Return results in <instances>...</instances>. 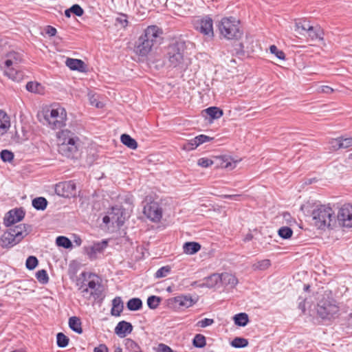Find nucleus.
<instances>
[{"label": "nucleus", "instance_id": "1", "mask_svg": "<svg viewBox=\"0 0 352 352\" xmlns=\"http://www.w3.org/2000/svg\"><path fill=\"white\" fill-rule=\"evenodd\" d=\"M43 124L48 128L56 130L66 125L67 113L65 109L59 104H53L42 110Z\"/></svg>", "mask_w": 352, "mask_h": 352}, {"label": "nucleus", "instance_id": "26", "mask_svg": "<svg viewBox=\"0 0 352 352\" xmlns=\"http://www.w3.org/2000/svg\"><path fill=\"white\" fill-rule=\"evenodd\" d=\"M107 246V242L106 241L96 243L92 246L87 248V253L90 258H93L97 253L102 252Z\"/></svg>", "mask_w": 352, "mask_h": 352}, {"label": "nucleus", "instance_id": "24", "mask_svg": "<svg viewBox=\"0 0 352 352\" xmlns=\"http://www.w3.org/2000/svg\"><path fill=\"white\" fill-rule=\"evenodd\" d=\"M65 65L71 70H77L78 72H84L85 70V63L80 59L67 58Z\"/></svg>", "mask_w": 352, "mask_h": 352}, {"label": "nucleus", "instance_id": "59", "mask_svg": "<svg viewBox=\"0 0 352 352\" xmlns=\"http://www.w3.org/2000/svg\"><path fill=\"white\" fill-rule=\"evenodd\" d=\"M45 33L50 36H54L56 34L57 30L55 28L48 25L45 28Z\"/></svg>", "mask_w": 352, "mask_h": 352}, {"label": "nucleus", "instance_id": "53", "mask_svg": "<svg viewBox=\"0 0 352 352\" xmlns=\"http://www.w3.org/2000/svg\"><path fill=\"white\" fill-rule=\"evenodd\" d=\"M214 322L213 319L204 318L201 320L198 321L196 323V326L201 328H205L206 327L212 325Z\"/></svg>", "mask_w": 352, "mask_h": 352}, {"label": "nucleus", "instance_id": "9", "mask_svg": "<svg viewBox=\"0 0 352 352\" xmlns=\"http://www.w3.org/2000/svg\"><path fill=\"white\" fill-rule=\"evenodd\" d=\"M20 61L21 58L18 53L10 52L7 56L4 63V74L12 80L19 81L22 78L21 74L14 67Z\"/></svg>", "mask_w": 352, "mask_h": 352}, {"label": "nucleus", "instance_id": "62", "mask_svg": "<svg viewBox=\"0 0 352 352\" xmlns=\"http://www.w3.org/2000/svg\"><path fill=\"white\" fill-rule=\"evenodd\" d=\"M89 100L92 105H94L98 108L102 107V105L100 102H96V100L95 99H94V96L90 97Z\"/></svg>", "mask_w": 352, "mask_h": 352}, {"label": "nucleus", "instance_id": "6", "mask_svg": "<svg viewBox=\"0 0 352 352\" xmlns=\"http://www.w3.org/2000/svg\"><path fill=\"white\" fill-rule=\"evenodd\" d=\"M143 207V213L146 217L153 223H160L162 219L164 210L160 204L151 197H146Z\"/></svg>", "mask_w": 352, "mask_h": 352}, {"label": "nucleus", "instance_id": "30", "mask_svg": "<svg viewBox=\"0 0 352 352\" xmlns=\"http://www.w3.org/2000/svg\"><path fill=\"white\" fill-rule=\"evenodd\" d=\"M111 314L115 316H119L123 310V302L120 297H116L112 302Z\"/></svg>", "mask_w": 352, "mask_h": 352}, {"label": "nucleus", "instance_id": "20", "mask_svg": "<svg viewBox=\"0 0 352 352\" xmlns=\"http://www.w3.org/2000/svg\"><path fill=\"white\" fill-rule=\"evenodd\" d=\"M133 326L130 322L121 321L118 323L115 328V333L120 338H124L126 335L131 333Z\"/></svg>", "mask_w": 352, "mask_h": 352}, {"label": "nucleus", "instance_id": "40", "mask_svg": "<svg viewBox=\"0 0 352 352\" xmlns=\"http://www.w3.org/2000/svg\"><path fill=\"white\" fill-rule=\"evenodd\" d=\"M56 245L65 248H70L72 246L71 241L66 236H60L56 238Z\"/></svg>", "mask_w": 352, "mask_h": 352}, {"label": "nucleus", "instance_id": "47", "mask_svg": "<svg viewBox=\"0 0 352 352\" xmlns=\"http://www.w3.org/2000/svg\"><path fill=\"white\" fill-rule=\"evenodd\" d=\"M38 263V261L36 257L34 256H30L26 260L25 265L28 270H32L37 266Z\"/></svg>", "mask_w": 352, "mask_h": 352}, {"label": "nucleus", "instance_id": "18", "mask_svg": "<svg viewBox=\"0 0 352 352\" xmlns=\"http://www.w3.org/2000/svg\"><path fill=\"white\" fill-rule=\"evenodd\" d=\"M210 280L214 281L216 283L221 280L223 283L236 285L238 283V280L236 276L232 274L223 273L221 274H212L209 278Z\"/></svg>", "mask_w": 352, "mask_h": 352}, {"label": "nucleus", "instance_id": "44", "mask_svg": "<svg viewBox=\"0 0 352 352\" xmlns=\"http://www.w3.org/2000/svg\"><path fill=\"white\" fill-rule=\"evenodd\" d=\"M36 278L38 281L42 284H45L49 280V277L46 270H41L36 273Z\"/></svg>", "mask_w": 352, "mask_h": 352}, {"label": "nucleus", "instance_id": "52", "mask_svg": "<svg viewBox=\"0 0 352 352\" xmlns=\"http://www.w3.org/2000/svg\"><path fill=\"white\" fill-rule=\"evenodd\" d=\"M1 158L3 162H11L14 158V155L11 151L3 150L1 152Z\"/></svg>", "mask_w": 352, "mask_h": 352}, {"label": "nucleus", "instance_id": "46", "mask_svg": "<svg viewBox=\"0 0 352 352\" xmlns=\"http://www.w3.org/2000/svg\"><path fill=\"white\" fill-rule=\"evenodd\" d=\"M214 164V160L208 157H201L197 160V165L202 168H208Z\"/></svg>", "mask_w": 352, "mask_h": 352}, {"label": "nucleus", "instance_id": "57", "mask_svg": "<svg viewBox=\"0 0 352 352\" xmlns=\"http://www.w3.org/2000/svg\"><path fill=\"white\" fill-rule=\"evenodd\" d=\"M196 138L198 140V144H199V145L203 143L210 142L213 139L212 138H210L206 135H199L196 136Z\"/></svg>", "mask_w": 352, "mask_h": 352}, {"label": "nucleus", "instance_id": "13", "mask_svg": "<svg viewBox=\"0 0 352 352\" xmlns=\"http://www.w3.org/2000/svg\"><path fill=\"white\" fill-rule=\"evenodd\" d=\"M198 297L192 298L190 295H180L169 300L170 304L175 309L189 308L196 304Z\"/></svg>", "mask_w": 352, "mask_h": 352}, {"label": "nucleus", "instance_id": "21", "mask_svg": "<svg viewBox=\"0 0 352 352\" xmlns=\"http://www.w3.org/2000/svg\"><path fill=\"white\" fill-rule=\"evenodd\" d=\"M17 243H19L18 241L14 237L10 230L5 232L0 238V244L3 248L12 247Z\"/></svg>", "mask_w": 352, "mask_h": 352}, {"label": "nucleus", "instance_id": "11", "mask_svg": "<svg viewBox=\"0 0 352 352\" xmlns=\"http://www.w3.org/2000/svg\"><path fill=\"white\" fill-rule=\"evenodd\" d=\"M337 219L341 227L352 228V205L346 204L342 206L338 212Z\"/></svg>", "mask_w": 352, "mask_h": 352}, {"label": "nucleus", "instance_id": "33", "mask_svg": "<svg viewBox=\"0 0 352 352\" xmlns=\"http://www.w3.org/2000/svg\"><path fill=\"white\" fill-rule=\"evenodd\" d=\"M212 119H219L223 115V111L217 107H210L204 110Z\"/></svg>", "mask_w": 352, "mask_h": 352}, {"label": "nucleus", "instance_id": "45", "mask_svg": "<svg viewBox=\"0 0 352 352\" xmlns=\"http://www.w3.org/2000/svg\"><path fill=\"white\" fill-rule=\"evenodd\" d=\"M160 302V298L155 296H149L147 299V305L151 309H156Z\"/></svg>", "mask_w": 352, "mask_h": 352}, {"label": "nucleus", "instance_id": "38", "mask_svg": "<svg viewBox=\"0 0 352 352\" xmlns=\"http://www.w3.org/2000/svg\"><path fill=\"white\" fill-rule=\"evenodd\" d=\"M47 205V201L44 197H37L32 200V206L36 210H43L46 208Z\"/></svg>", "mask_w": 352, "mask_h": 352}, {"label": "nucleus", "instance_id": "28", "mask_svg": "<svg viewBox=\"0 0 352 352\" xmlns=\"http://www.w3.org/2000/svg\"><path fill=\"white\" fill-rule=\"evenodd\" d=\"M26 89L32 93L43 95L45 94V87L41 83L35 81L28 82L26 85Z\"/></svg>", "mask_w": 352, "mask_h": 352}, {"label": "nucleus", "instance_id": "63", "mask_svg": "<svg viewBox=\"0 0 352 352\" xmlns=\"http://www.w3.org/2000/svg\"><path fill=\"white\" fill-rule=\"evenodd\" d=\"M335 140V138L334 139H331V141L329 142L331 147L334 149V150H338V149H340L341 148H338L337 147L338 145V143H333V142Z\"/></svg>", "mask_w": 352, "mask_h": 352}, {"label": "nucleus", "instance_id": "12", "mask_svg": "<svg viewBox=\"0 0 352 352\" xmlns=\"http://www.w3.org/2000/svg\"><path fill=\"white\" fill-rule=\"evenodd\" d=\"M162 34L163 30L161 28L156 25H151L147 26L143 30L140 36L155 46L157 43L158 40L162 37Z\"/></svg>", "mask_w": 352, "mask_h": 352}, {"label": "nucleus", "instance_id": "31", "mask_svg": "<svg viewBox=\"0 0 352 352\" xmlns=\"http://www.w3.org/2000/svg\"><path fill=\"white\" fill-rule=\"evenodd\" d=\"M121 142L131 149H136L138 143L136 140L132 138L129 135L122 134L120 137Z\"/></svg>", "mask_w": 352, "mask_h": 352}, {"label": "nucleus", "instance_id": "35", "mask_svg": "<svg viewBox=\"0 0 352 352\" xmlns=\"http://www.w3.org/2000/svg\"><path fill=\"white\" fill-rule=\"evenodd\" d=\"M271 265V261L269 259H263L254 263L252 268L254 270L264 271L267 270Z\"/></svg>", "mask_w": 352, "mask_h": 352}, {"label": "nucleus", "instance_id": "5", "mask_svg": "<svg viewBox=\"0 0 352 352\" xmlns=\"http://www.w3.org/2000/svg\"><path fill=\"white\" fill-rule=\"evenodd\" d=\"M340 308L335 300L329 296L323 297L318 304L317 313L322 319L331 320L338 317Z\"/></svg>", "mask_w": 352, "mask_h": 352}, {"label": "nucleus", "instance_id": "56", "mask_svg": "<svg viewBox=\"0 0 352 352\" xmlns=\"http://www.w3.org/2000/svg\"><path fill=\"white\" fill-rule=\"evenodd\" d=\"M157 351V352H173L170 346L163 343L158 344Z\"/></svg>", "mask_w": 352, "mask_h": 352}, {"label": "nucleus", "instance_id": "16", "mask_svg": "<svg viewBox=\"0 0 352 352\" xmlns=\"http://www.w3.org/2000/svg\"><path fill=\"white\" fill-rule=\"evenodd\" d=\"M214 164L217 168L233 170L239 162L241 160H234L232 156L228 155H221L213 157Z\"/></svg>", "mask_w": 352, "mask_h": 352}, {"label": "nucleus", "instance_id": "37", "mask_svg": "<svg viewBox=\"0 0 352 352\" xmlns=\"http://www.w3.org/2000/svg\"><path fill=\"white\" fill-rule=\"evenodd\" d=\"M142 302L138 298L130 299L127 302V308L131 311H137L142 308Z\"/></svg>", "mask_w": 352, "mask_h": 352}, {"label": "nucleus", "instance_id": "7", "mask_svg": "<svg viewBox=\"0 0 352 352\" xmlns=\"http://www.w3.org/2000/svg\"><path fill=\"white\" fill-rule=\"evenodd\" d=\"M87 281V284L79 287V291L82 296L87 299H91V298L96 299L99 297L100 292L99 290L100 287V278L96 274H89Z\"/></svg>", "mask_w": 352, "mask_h": 352}, {"label": "nucleus", "instance_id": "34", "mask_svg": "<svg viewBox=\"0 0 352 352\" xmlns=\"http://www.w3.org/2000/svg\"><path fill=\"white\" fill-rule=\"evenodd\" d=\"M333 142L338 143V146L337 147L338 148H348L352 146V138H344L342 137H339L338 138H335V140Z\"/></svg>", "mask_w": 352, "mask_h": 352}, {"label": "nucleus", "instance_id": "39", "mask_svg": "<svg viewBox=\"0 0 352 352\" xmlns=\"http://www.w3.org/2000/svg\"><path fill=\"white\" fill-rule=\"evenodd\" d=\"M279 236L284 239H290L293 234V230L287 226H283L278 230Z\"/></svg>", "mask_w": 352, "mask_h": 352}, {"label": "nucleus", "instance_id": "15", "mask_svg": "<svg viewBox=\"0 0 352 352\" xmlns=\"http://www.w3.org/2000/svg\"><path fill=\"white\" fill-rule=\"evenodd\" d=\"M55 190L58 195L64 197L75 196L76 184L73 181L60 182L56 185Z\"/></svg>", "mask_w": 352, "mask_h": 352}, {"label": "nucleus", "instance_id": "55", "mask_svg": "<svg viewBox=\"0 0 352 352\" xmlns=\"http://www.w3.org/2000/svg\"><path fill=\"white\" fill-rule=\"evenodd\" d=\"M70 10H71V12L74 13L75 15H76L78 16H82L84 13L82 8L77 4L72 6L70 8Z\"/></svg>", "mask_w": 352, "mask_h": 352}, {"label": "nucleus", "instance_id": "19", "mask_svg": "<svg viewBox=\"0 0 352 352\" xmlns=\"http://www.w3.org/2000/svg\"><path fill=\"white\" fill-rule=\"evenodd\" d=\"M112 223L118 227L123 225L124 218L123 217L124 210L121 207H112L111 211L109 212Z\"/></svg>", "mask_w": 352, "mask_h": 352}, {"label": "nucleus", "instance_id": "50", "mask_svg": "<svg viewBox=\"0 0 352 352\" xmlns=\"http://www.w3.org/2000/svg\"><path fill=\"white\" fill-rule=\"evenodd\" d=\"M116 22L124 29H125L129 25L127 16L124 14H120V16L116 18Z\"/></svg>", "mask_w": 352, "mask_h": 352}, {"label": "nucleus", "instance_id": "60", "mask_svg": "<svg viewBox=\"0 0 352 352\" xmlns=\"http://www.w3.org/2000/svg\"><path fill=\"white\" fill-rule=\"evenodd\" d=\"M94 352H109V349L104 344H100L94 349Z\"/></svg>", "mask_w": 352, "mask_h": 352}, {"label": "nucleus", "instance_id": "23", "mask_svg": "<svg viewBox=\"0 0 352 352\" xmlns=\"http://www.w3.org/2000/svg\"><path fill=\"white\" fill-rule=\"evenodd\" d=\"M9 230L19 243L28 234V231L25 224H20Z\"/></svg>", "mask_w": 352, "mask_h": 352}, {"label": "nucleus", "instance_id": "48", "mask_svg": "<svg viewBox=\"0 0 352 352\" xmlns=\"http://www.w3.org/2000/svg\"><path fill=\"white\" fill-rule=\"evenodd\" d=\"M171 268L170 266L166 265L160 268L155 273V277L157 278L166 276L170 272Z\"/></svg>", "mask_w": 352, "mask_h": 352}, {"label": "nucleus", "instance_id": "8", "mask_svg": "<svg viewBox=\"0 0 352 352\" xmlns=\"http://www.w3.org/2000/svg\"><path fill=\"white\" fill-rule=\"evenodd\" d=\"M193 28L208 38L214 37L213 21L209 16H195L192 19Z\"/></svg>", "mask_w": 352, "mask_h": 352}, {"label": "nucleus", "instance_id": "42", "mask_svg": "<svg viewBox=\"0 0 352 352\" xmlns=\"http://www.w3.org/2000/svg\"><path fill=\"white\" fill-rule=\"evenodd\" d=\"M69 338L63 333H58L56 336V342L59 347L64 348L68 345Z\"/></svg>", "mask_w": 352, "mask_h": 352}, {"label": "nucleus", "instance_id": "29", "mask_svg": "<svg viewBox=\"0 0 352 352\" xmlns=\"http://www.w3.org/2000/svg\"><path fill=\"white\" fill-rule=\"evenodd\" d=\"M69 327L78 334H81L82 333V322L78 317L72 316L69 318Z\"/></svg>", "mask_w": 352, "mask_h": 352}, {"label": "nucleus", "instance_id": "36", "mask_svg": "<svg viewBox=\"0 0 352 352\" xmlns=\"http://www.w3.org/2000/svg\"><path fill=\"white\" fill-rule=\"evenodd\" d=\"M124 346L126 349L129 352H141V348L134 340L127 338L124 340Z\"/></svg>", "mask_w": 352, "mask_h": 352}, {"label": "nucleus", "instance_id": "4", "mask_svg": "<svg viewBox=\"0 0 352 352\" xmlns=\"http://www.w3.org/2000/svg\"><path fill=\"white\" fill-rule=\"evenodd\" d=\"M311 217L313 224L318 229L330 228L335 223V212L328 205L316 206L311 212Z\"/></svg>", "mask_w": 352, "mask_h": 352}, {"label": "nucleus", "instance_id": "49", "mask_svg": "<svg viewBox=\"0 0 352 352\" xmlns=\"http://www.w3.org/2000/svg\"><path fill=\"white\" fill-rule=\"evenodd\" d=\"M270 51L272 54H274L278 59L280 60H285V53L278 49V47L274 45H272L270 47Z\"/></svg>", "mask_w": 352, "mask_h": 352}, {"label": "nucleus", "instance_id": "43", "mask_svg": "<svg viewBox=\"0 0 352 352\" xmlns=\"http://www.w3.org/2000/svg\"><path fill=\"white\" fill-rule=\"evenodd\" d=\"M193 345L198 348H203L206 344V338L201 334H197L193 339Z\"/></svg>", "mask_w": 352, "mask_h": 352}, {"label": "nucleus", "instance_id": "2", "mask_svg": "<svg viewBox=\"0 0 352 352\" xmlns=\"http://www.w3.org/2000/svg\"><path fill=\"white\" fill-rule=\"evenodd\" d=\"M58 151L67 157H74L80 146V140L71 131L64 129L56 134Z\"/></svg>", "mask_w": 352, "mask_h": 352}, {"label": "nucleus", "instance_id": "54", "mask_svg": "<svg viewBox=\"0 0 352 352\" xmlns=\"http://www.w3.org/2000/svg\"><path fill=\"white\" fill-rule=\"evenodd\" d=\"M199 146V144H198V140L197 138H194L193 139H191L184 146V149L187 150H193L196 148L197 146Z\"/></svg>", "mask_w": 352, "mask_h": 352}, {"label": "nucleus", "instance_id": "41", "mask_svg": "<svg viewBox=\"0 0 352 352\" xmlns=\"http://www.w3.org/2000/svg\"><path fill=\"white\" fill-rule=\"evenodd\" d=\"M231 345L234 348H243L248 345V340L243 338H235L231 342Z\"/></svg>", "mask_w": 352, "mask_h": 352}, {"label": "nucleus", "instance_id": "10", "mask_svg": "<svg viewBox=\"0 0 352 352\" xmlns=\"http://www.w3.org/2000/svg\"><path fill=\"white\" fill-rule=\"evenodd\" d=\"M184 45L176 43L168 47L167 56L170 66L173 67H180L184 60Z\"/></svg>", "mask_w": 352, "mask_h": 352}, {"label": "nucleus", "instance_id": "3", "mask_svg": "<svg viewBox=\"0 0 352 352\" xmlns=\"http://www.w3.org/2000/svg\"><path fill=\"white\" fill-rule=\"evenodd\" d=\"M220 35L226 40H239L243 35L240 21L234 16L223 17L218 24Z\"/></svg>", "mask_w": 352, "mask_h": 352}, {"label": "nucleus", "instance_id": "61", "mask_svg": "<svg viewBox=\"0 0 352 352\" xmlns=\"http://www.w3.org/2000/svg\"><path fill=\"white\" fill-rule=\"evenodd\" d=\"M240 197H241L240 195H223V198L231 199H234V200H236V201H239L240 200V199H239Z\"/></svg>", "mask_w": 352, "mask_h": 352}, {"label": "nucleus", "instance_id": "14", "mask_svg": "<svg viewBox=\"0 0 352 352\" xmlns=\"http://www.w3.org/2000/svg\"><path fill=\"white\" fill-rule=\"evenodd\" d=\"M153 47L154 45L152 43L140 36L134 44L133 52L138 56L146 57L151 53Z\"/></svg>", "mask_w": 352, "mask_h": 352}, {"label": "nucleus", "instance_id": "64", "mask_svg": "<svg viewBox=\"0 0 352 352\" xmlns=\"http://www.w3.org/2000/svg\"><path fill=\"white\" fill-rule=\"evenodd\" d=\"M111 221L109 214L103 217L102 221L105 224H108Z\"/></svg>", "mask_w": 352, "mask_h": 352}, {"label": "nucleus", "instance_id": "32", "mask_svg": "<svg viewBox=\"0 0 352 352\" xmlns=\"http://www.w3.org/2000/svg\"><path fill=\"white\" fill-rule=\"evenodd\" d=\"M233 320L235 324L240 327L245 326L249 322L248 316L245 313H240L234 315Z\"/></svg>", "mask_w": 352, "mask_h": 352}, {"label": "nucleus", "instance_id": "58", "mask_svg": "<svg viewBox=\"0 0 352 352\" xmlns=\"http://www.w3.org/2000/svg\"><path fill=\"white\" fill-rule=\"evenodd\" d=\"M334 91V89L329 86L322 85L318 88V92L330 94Z\"/></svg>", "mask_w": 352, "mask_h": 352}, {"label": "nucleus", "instance_id": "25", "mask_svg": "<svg viewBox=\"0 0 352 352\" xmlns=\"http://www.w3.org/2000/svg\"><path fill=\"white\" fill-rule=\"evenodd\" d=\"M10 127V117L5 111L0 110V135H3L6 133Z\"/></svg>", "mask_w": 352, "mask_h": 352}, {"label": "nucleus", "instance_id": "27", "mask_svg": "<svg viewBox=\"0 0 352 352\" xmlns=\"http://www.w3.org/2000/svg\"><path fill=\"white\" fill-rule=\"evenodd\" d=\"M201 250V245L197 242H186L183 245V252L186 254L192 255Z\"/></svg>", "mask_w": 352, "mask_h": 352}, {"label": "nucleus", "instance_id": "22", "mask_svg": "<svg viewBox=\"0 0 352 352\" xmlns=\"http://www.w3.org/2000/svg\"><path fill=\"white\" fill-rule=\"evenodd\" d=\"M307 38L311 41H323L324 32L319 25H311L309 30L307 32Z\"/></svg>", "mask_w": 352, "mask_h": 352}, {"label": "nucleus", "instance_id": "17", "mask_svg": "<svg viewBox=\"0 0 352 352\" xmlns=\"http://www.w3.org/2000/svg\"><path fill=\"white\" fill-rule=\"evenodd\" d=\"M24 216L25 214L22 210H12L7 213L4 219V224L6 226H10L21 221L24 218Z\"/></svg>", "mask_w": 352, "mask_h": 352}, {"label": "nucleus", "instance_id": "51", "mask_svg": "<svg viewBox=\"0 0 352 352\" xmlns=\"http://www.w3.org/2000/svg\"><path fill=\"white\" fill-rule=\"evenodd\" d=\"M311 25L309 22H306L305 21H299L296 23V30H301L304 32H307L310 30Z\"/></svg>", "mask_w": 352, "mask_h": 352}]
</instances>
